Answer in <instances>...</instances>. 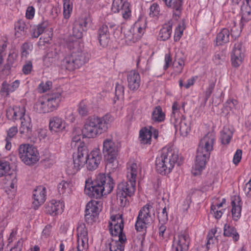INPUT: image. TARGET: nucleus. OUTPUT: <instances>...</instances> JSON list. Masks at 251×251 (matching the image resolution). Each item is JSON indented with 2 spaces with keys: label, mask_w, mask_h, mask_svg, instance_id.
<instances>
[{
  "label": "nucleus",
  "mask_w": 251,
  "mask_h": 251,
  "mask_svg": "<svg viewBox=\"0 0 251 251\" xmlns=\"http://www.w3.org/2000/svg\"><path fill=\"white\" fill-rule=\"evenodd\" d=\"M101 160L99 150L92 151L90 154L87 148L84 144L77 148L76 153L73 155L74 172H77L85 164L89 171L98 168Z\"/></svg>",
  "instance_id": "f257e3e1"
},
{
  "label": "nucleus",
  "mask_w": 251,
  "mask_h": 251,
  "mask_svg": "<svg viewBox=\"0 0 251 251\" xmlns=\"http://www.w3.org/2000/svg\"><path fill=\"white\" fill-rule=\"evenodd\" d=\"M113 118L109 114L102 117H89L86 120L82 129V135L87 138H95L107 131Z\"/></svg>",
  "instance_id": "f03ea898"
},
{
  "label": "nucleus",
  "mask_w": 251,
  "mask_h": 251,
  "mask_svg": "<svg viewBox=\"0 0 251 251\" xmlns=\"http://www.w3.org/2000/svg\"><path fill=\"white\" fill-rule=\"evenodd\" d=\"M178 153L177 151L172 148H163L159 156L155 160V169L156 172L161 175H166L170 173L175 164L177 162Z\"/></svg>",
  "instance_id": "7ed1b4c3"
},
{
  "label": "nucleus",
  "mask_w": 251,
  "mask_h": 251,
  "mask_svg": "<svg viewBox=\"0 0 251 251\" xmlns=\"http://www.w3.org/2000/svg\"><path fill=\"white\" fill-rule=\"evenodd\" d=\"M89 54L80 50L72 52L66 56L61 62L62 69L73 71L78 69L88 61Z\"/></svg>",
  "instance_id": "20e7f679"
},
{
  "label": "nucleus",
  "mask_w": 251,
  "mask_h": 251,
  "mask_svg": "<svg viewBox=\"0 0 251 251\" xmlns=\"http://www.w3.org/2000/svg\"><path fill=\"white\" fill-rule=\"evenodd\" d=\"M136 181L128 180L119 183L117 186L116 194L120 205L125 207L129 204L127 197L132 196L135 191Z\"/></svg>",
  "instance_id": "39448f33"
},
{
  "label": "nucleus",
  "mask_w": 251,
  "mask_h": 251,
  "mask_svg": "<svg viewBox=\"0 0 251 251\" xmlns=\"http://www.w3.org/2000/svg\"><path fill=\"white\" fill-rule=\"evenodd\" d=\"M91 181V184L99 190L101 197L110 194L113 189L114 182L109 175L100 174L94 180Z\"/></svg>",
  "instance_id": "423d86ee"
},
{
  "label": "nucleus",
  "mask_w": 251,
  "mask_h": 251,
  "mask_svg": "<svg viewBox=\"0 0 251 251\" xmlns=\"http://www.w3.org/2000/svg\"><path fill=\"white\" fill-rule=\"evenodd\" d=\"M19 156L22 161L26 165H31L39 159L37 149L29 144H22L18 149Z\"/></svg>",
  "instance_id": "0eeeda50"
},
{
  "label": "nucleus",
  "mask_w": 251,
  "mask_h": 251,
  "mask_svg": "<svg viewBox=\"0 0 251 251\" xmlns=\"http://www.w3.org/2000/svg\"><path fill=\"white\" fill-rule=\"evenodd\" d=\"M152 206L147 204L139 211L137 220L135 223V228L138 231H141L144 228H146V225L151 223L152 220L150 214V210Z\"/></svg>",
  "instance_id": "6e6552de"
},
{
  "label": "nucleus",
  "mask_w": 251,
  "mask_h": 251,
  "mask_svg": "<svg viewBox=\"0 0 251 251\" xmlns=\"http://www.w3.org/2000/svg\"><path fill=\"white\" fill-rule=\"evenodd\" d=\"M103 153L107 165L110 164L116 160L118 149L112 139H106L104 140L103 142Z\"/></svg>",
  "instance_id": "1a4fd4ad"
},
{
  "label": "nucleus",
  "mask_w": 251,
  "mask_h": 251,
  "mask_svg": "<svg viewBox=\"0 0 251 251\" xmlns=\"http://www.w3.org/2000/svg\"><path fill=\"white\" fill-rule=\"evenodd\" d=\"M99 202L96 201H91L86 205L85 219L88 224H93L96 221L100 211L98 206Z\"/></svg>",
  "instance_id": "9d476101"
},
{
  "label": "nucleus",
  "mask_w": 251,
  "mask_h": 251,
  "mask_svg": "<svg viewBox=\"0 0 251 251\" xmlns=\"http://www.w3.org/2000/svg\"><path fill=\"white\" fill-rule=\"evenodd\" d=\"M210 155V153L203 151L201 149H197L195 163L193 167L194 172L193 173L194 176L198 175L204 169L206 163L209 158Z\"/></svg>",
  "instance_id": "9b49d317"
},
{
  "label": "nucleus",
  "mask_w": 251,
  "mask_h": 251,
  "mask_svg": "<svg viewBox=\"0 0 251 251\" xmlns=\"http://www.w3.org/2000/svg\"><path fill=\"white\" fill-rule=\"evenodd\" d=\"M111 10L114 13L121 12L125 19H128L131 16L130 4L126 0H113Z\"/></svg>",
  "instance_id": "f8f14e48"
},
{
  "label": "nucleus",
  "mask_w": 251,
  "mask_h": 251,
  "mask_svg": "<svg viewBox=\"0 0 251 251\" xmlns=\"http://www.w3.org/2000/svg\"><path fill=\"white\" fill-rule=\"evenodd\" d=\"M245 49L241 43H237L234 45L231 54V61L233 66L239 67L243 62L245 57Z\"/></svg>",
  "instance_id": "ddd939ff"
},
{
  "label": "nucleus",
  "mask_w": 251,
  "mask_h": 251,
  "mask_svg": "<svg viewBox=\"0 0 251 251\" xmlns=\"http://www.w3.org/2000/svg\"><path fill=\"white\" fill-rule=\"evenodd\" d=\"M46 189L43 186H37L33 192L32 202L33 207L34 209H37L46 201Z\"/></svg>",
  "instance_id": "4468645a"
},
{
  "label": "nucleus",
  "mask_w": 251,
  "mask_h": 251,
  "mask_svg": "<svg viewBox=\"0 0 251 251\" xmlns=\"http://www.w3.org/2000/svg\"><path fill=\"white\" fill-rule=\"evenodd\" d=\"M215 141V134L212 132H208L201 140L198 149H201L202 151L210 153L211 151L213 150Z\"/></svg>",
  "instance_id": "2eb2a0df"
},
{
  "label": "nucleus",
  "mask_w": 251,
  "mask_h": 251,
  "mask_svg": "<svg viewBox=\"0 0 251 251\" xmlns=\"http://www.w3.org/2000/svg\"><path fill=\"white\" fill-rule=\"evenodd\" d=\"M239 32L236 34L234 33L233 28L230 29V31L228 28H224L218 33L216 37V45L221 46L223 44L228 43L229 41L230 36L234 39L239 35Z\"/></svg>",
  "instance_id": "dca6fc26"
},
{
  "label": "nucleus",
  "mask_w": 251,
  "mask_h": 251,
  "mask_svg": "<svg viewBox=\"0 0 251 251\" xmlns=\"http://www.w3.org/2000/svg\"><path fill=\"white\" fill-rule=\"evenodd\" d=\"M62 90L59 88L45 97L51 111L56 110L59 106L62 100Z\"/></svg>",
  "instance_id": "f3484780"
},
{
  "label": "nucleus",
  "mask_w": 251,
  "mask_h": 251,
  "mask_svg": "<svg viewBox=\"0 0 251 251\" xmlns=\"http://www.w3.org/2000/svg\"><path fill=\"white\" fill-rule=\"evenodd\" d=\"M128 87L131 91H136L140 85L141 78L139 74L135 70H131L127 75Z\"/></svg>",
  "instance_id": "a211bd4d"
},
{
  "label": "nucleus",
  "mask_w": 251,
  "mask_h": 251,
  "mask_svg": "<svg viewBox=\"0 0 251 251\" xmlns=\"http://www.w3.org/2000/svg\"><path fill=\"white\" fill-rule=\"evenodd\" d=\"M190 243L189 236L186 233L178 236L176 245H173V251H187Z\"/></svg>",
  "instance_id": "6ab92c4d"
},
{
  "label": "nucleus",
  "mask_w": 251,
  "mask_h": 251,
  "mask_svg": "<svg viewBox=\"0 0 251 251\" xmlns=\"http://www.w3.org/2000/svg\"><path fill=\"white\" fill-rule=\"evenodd\" d=\"M242 17L241 26L251 20V0H244L241 7Z\"/></svg>",
  "instance_id": "aec40b11"
},
{
  "label": "nucleus",
  "mask_w": 251,
  "mask_h": 251,
  "mask_svg": "<svg viewBox=\"0 0 251 251\" xmlns=\"http://www.w3.org/2000/svg\"><path fill=\"white\" fill-rule=\"evenodd\" d=\"M63 206L60 201L52 200L46 204L45 212L51 215H56L63 211Z\"/></svg>",
  "instance_id": "412c9836"
},
{
  "label": "nucleus",
  "mask_w": 251,
  "mask_h": 251,
  "mask_svg": "<svg viewBox=\"0 0 251 251\" xmlns=\"http://www.w3.org/2000/svg\"><path fill=\"white\" fill-rule=\"evenodd\" d=\"M126 242L111 238L105 243V248L104 251H124Z\"/></svg>",
  "instance_id": "4be33fe9"
},
{
  "label": "nucleus",
  "mask_w": 251,
  "mask_h": 251,
  "mask_svg": "<svg viewBox=\"0 0 251 251\" xmlns=\"http://www.w3.org/2000/svg\"><path fill=\"white\" fill-rule=\"evenodd\" d=\"M19 80H16L10 84H8L6 81H4L1 84L0 95L2 97H8L10 93L13 92L19 87Z\"/></svg>",
  "instance_id": "5701e85b"
},
{
  "label": "nucleus",
  "mask_w": 251,
  "mask_h": 251,
  "mask_svg": "<svg viewBox=\"0 0 251 251\" xmlns=\"http://www.w3.org/2000/svg\"><path fill=\"white\" fill-rule=\"evenodd\" d=\"M231 214L233 220L237 221L241 217L242 206L241 199L239 196H235L231 201Z\"/></svg>",
  "instance_id": "b1692460"
},
{
  "label": "nucleus",
  "mask_w": 251,
  "mask_h": 251,
  "mask_svg": "<svg viewBox=\"0 0 251 251\" xmlns=\"http://www.w3.org/2000/svg\"><path fill=\"white\" fill-rule=\"evenodd\" d=\"M19 131L20 133L24 135L26 138H29L32 135V125L28 116H27L26 118L21 121Z\"/></svg>",
  "instance_id": "393cba45"
},
{
  "label": "nucleus",
  "mask_w": 251,
  "mask_h": 251,
  "mask_svg": "<svg viewBox=\"0 0 251 251\" xmlns=\"http://www.w3.org/2000/svg\"><path fill=\"white\" fill-rule=\"evenodd\" d=\"M49 127L51 132H57L64 130L65 126L62 119L56 116L50 119Z\"/></svg>",
  "instance_id": "a878e982"
},
{
  "label": "nucleus",
  "mask_w": 251,
  "mask_h": 251,
  "mask_svg": "<svg viewBox=\"0 0 251 251\" xmlns=\"http://www.w3.org/2000/svg\"><path fill=\"white\" fill-rule=\"evenodd\" d=\"M84 193L91 198L98 199L101 197L99 190L94 185L91 184V181L90 179L85 181Z\"/></svg>",
  "instance_id": "bb28decb"
},
{
  "label": "nucleus",
  "mask_w": 251,
  "mask_h": 251,
  "mask_svg": "<svg viewBox=\"0 0 251 251\" xmlns=\"http://www.w3.org/2000/svg\"><path fill=\"white\" fill-rule=\"evenodd\" d=\"M124 225H116L114 224L113 226H109V231L112 236H116L118 235V240L122 242H126V238L125 234L123 232Z\"/></svg>",
  "instance_id": "cd10ccee"
},
{
  "label": "nucleus",
  "mask_w": 251,
  "mask_h": 251,
  "mask_svg": "<svg viewBox=\"0 0 251 251\" xmlns=\"http://www.w3.org/2000/svg\"><path fill=\"white\" fill-rule=\"evenodd\" d=\"M168 7L173 9L174 14L179 16L182 10V0H163Z\"/></svg>",
  "instance_id": "c85d7f7f"
},
{
  "label": "nucleus",
  "mask_w": 251,
  "mask_h": 251,
  "mask_svg": "<svg viewBox=\"0 0 251 251\" xmlns=\"http://www.w3.org/2000/svg\"><path fill=\"white\" fill-rule=\"evenodd\" d=\"M34 108L41 113H47L52 112L49 107L46 97L40 98L34 105Z\"/></svg>",
  "instance_id": "c756f323"
},
{
  "label": "nucleus",
  "mask_w": 251,
  "mask_h": 251,
  "mask_svg": "<svg viewBox=\"0 0 251 251\" xmlns=\"http://www.w3.org/2000/svg\"><path fill=\"white\" fill-rule=\"evenodd\" d=\"M17 57V53L15 52L10 53L7 59V63L4 65L0 74H3L5 75H8L10 73V70L13 65L15 60Z\"/></svg>",
  "instance_id": "7c9ffc66"
},
{
  "label": "nucleus",
  "mask_w": 251,
  "mask_h": 251,
  "mask_svg": "<svg viewBox=\"0 0 251 251\" xmlns=\"http://www.w3.org/2000/svg\"><path fill=\"white\" fill-rule=\"evenodd\" d=\"M178 126L180 135L184 137L186 136L191 130L190 123L183 115H182Z\"/></svg>",
  "instance_id": "2f4dec72"
},
{
  "label": "nucleus",
  "mask_w": 251,
  "mask_h": 251,
  "mask_svg": "<svg viewBox=\"0 0 251 251\" xmlns=\"http://www.w3.org/2000/svg\"><path fill=\"white\" fill-rule=\"evenodd\" d=\"M145 21H140L138 22H136L134 24V26L129 29V32H134L135 30H137L138 33H135V34L136 35V39H137L138 40L141 38V37L144 33V31L145 29Z\"/></svg>",
  "instance_id": "473e14b6"
},
{
  "label": "nucleus",
  "mask_w": 251,
  "mask_h": 251,
  "mask_svg": "<svg viewBox=\"0 0 251 251\" xmlns=\"http://www.w3.org/2000/svg\"><path fill=\"white\" fill-rule=\"evenodd\" d=\"M11 113H13L12 119L15 121L20 120L21 121L26 118L25 116V107L15 106L9 110Z\"/></svg>",
  "instance_id": "72a5a7b5"
},
{
  "label": "nucleus",
  "mask_w": 251,
  "mask_h": 251,
  "mask_svg": "<svg viewBox=\"0 0 251 251\" xmlns=\"http://www.w3.org/2000/svg\"><path fill=\"white\" fill-rule=\"evenodd\" d=\"M165 114L160 106H156L151 114V120L154 122L160 123L165 120Z\"/></svg>",
  "instance_id": "f704fd0d"
},
{
  "label": "nucleus",
  "mask_w": 251,
  "mask_h": 251,
  "mask_svg": "<svg viewBox=\"0 0 251 251\" xmlns=\"http://www.w3.org/2000/svg\"><path fill=\"white\" fill-rule=\"evenodd\" d=\"M151 132L149 129L144 127L140 130L139 139L141 144H151Z\"/></svg>",
  "instance_id": "c9c22d12"
},
{
  "label": "nucleus",
  "mask_w": 251,
  "mask_h": 251,
  "mask_svg": "<svg viewBox=\"0 0 251 251\" xmlns=\"http://www.w3.org/2000/svg\"><path fill=\"white\" fill-rule=\"evenodd\" d=\"M47 26L48 24L45 22H43L36 26H34L31 30V35L32 38H38L44 32L45 29L47 27Z\"/></svg>",
  "instance_id": "e433bc0d"
},
{
  "label": "nucleus",
  "mask_w": 251,
  "mask_h": 251,
  "mask_svg": "<svg viewBox=\"0 0 251 251\" xmlns=\"http://www.w3.org/2000/svg\"><path fill=\"white\" fill-rule=\"evenodd\" d=\"M172 25L170 23L165 25L160 30L159 34V38L160 40L166 41L168 40L171 36L172 32Z\"/></svg>",
  "instance_id": "4c0bfd02"
},
{
  "label": "nucleus",
  "mask_w": 251,
  "mask_h": 251,
  "mask_svg": "<svg viewBox=\"0 0 251 251\" xmlns=\"http://www.w3.org/2000/svg\"><path fill=\"white\" fill-rule=\"evenodd\" d=\"M224 235L227 237H232L234 241H238L239 238V235L236 231V228L227 224L225 225Z\"/></svg>",
  "instance_id": "58836bf2"
},
{
  "label": "nucleus",
  "mask_w": 251,
  "mask_h": 251,
  "mask_svg": "<svg viewBox=\"0 0 251 251\" xmlns=\"http://www.w3.org/2000/svg\"><path fill=\"white\" fill-rule=\"evenodd\" d=\"M233 133L228 127H224L221 131V140L222 144H228L232 137Z\"/></svg>",
  "instance_id": "ea45409f"
},
{
  "label": "nucleus",
  "mask_w": 251,
  "mask_h": 251,
  "mask_svg": "<svg viewBox=\"0 0 251 251\" xmlns=\"http://www.w3.org/2000/svg\"><path fill=\"white\" fill-rule=\"evenodd\" d=\"M137 173V166L136 163H132L127 166V177L128 180L136 181Z\"/></svg>",
  "instance_id": "a19ab883"
},
{
  "label": "nucleus",
  "mask_w": 251,
  "mask_h": 251,
  "mask_svg": "<svg viewBox=\"0 0 251 251\" xmlns=\"http://www.w3.org/2000/svg\"><path fill=\"white\" fill-rule=\"evenodd\" d=\"M77 251H86L88 248V237L78 238Z\"/></svg>",
  "instance_id": "79ce46f5"
},
{
  "label": "nucleus",
  "mask_w": 251,
  "mask_h": 251,
  "mask_svg": "<svg viewBox=\"0 0 251 251\" xmlns=\"http://www.w3.org/2000/svg\"><path fill=\"white\" fill-rule=\"evenodd\" d=\"M63 15L65 19H68L72 11V3L70 0H63Z\"/></svg>",
  "instance_id": "37998d69"
},
{
  "label": "nucleus",
  "mask_w": 251,
  "mask_h": 251,
  "mask_svg": "<svg viewBox=\"0 0 251 251\" xmlns=\"http://www.w3.org/2000/svg\"><path fill=\"white\" fill-rule=\"evenodd\" d=\"M84 31L83 28L75 23L73 27L72 36L76 39H80L83 36Z\"/></svg>",
  "instance_id": "c03bdc74"
},
{
  "label": "nucleus",
  "mask_w": 251,
  "mask_h": 251,
  "mask_svg": "<svg viewBox=\"0 0 251 251\" xmlns=\"http://www.w3.org/2000/svg\"><path fill=\"white\" fill-rule=\"evenodd\" d=\"M185 29L184 21H182L181 24L178 25L175 30V33L174 35V41L175 42H178L180 38L181 37L183 30Z\"/></svg>",
  "instance_id": "a18cd8bd"
},
{
  "label": "nucleus",
  "mask_w": 251,
  "mask_h": 251,
  "mask_svg": "<svg viewBox=\"0 0 251 251\" xmlns=\"http://www.w3.org/2000/svg\"><path fill=\"white\" fill-rule=\"evenodd\" d=\"M78 238L88 237V230L84 223H80L76 229Z\"/></svg>",
  "instance_id": "49530a36"
},
{
  "label": "nucleus",
  "mask_w": 251,
  "mask_h": 251,
  "mask_svg": "<svg viewBox=\"0 0 251 251\" xmlns=\"http://www.w3.org/2000/svg\"><path fill=\"white\" fill-rule=\"evenodd\" d=\"M59 54L57 51L56 49H54V50H50L49 51L46 56L44 57V60L46 62L47 61L52 62L54 59H58Z\"/></svg>",
  "instance_id": "de8ad7c7"
},
{
  "label": "nucleus",
  "mask_w": 251,
  "mask_h": 251,
  "mask_svg": "<svg viewBox=\"0 0 251 251\" xmlns=\"http://www.w3.org/2000/svg\"><path fill=\"white\" fill-rule=\"evenodd\" d=\"M124 96V87L123 85L117 83L115 87V97L118 100L123 99Z\"/></svg>",
  "instance_id": "09e8293b"
},
{
  "label": "nucleus",
  "mask_w": 251,
  "mask_h": 251,
  "mask_svg": "<svg viewBox=\"0 0 251 251\" xmlns=\"http://www.w3.org/2000/svg\"><path fill=\"white\" fill-rule=\"evenodd\" d=\"M160 13V7L159 5L156 3H153L150 8V17L153 18H157Z\"/></svg>",
  "instance_id": "8fccbe9b"
},
{
  "label": "nucleus",
  "mask_w": 251,
  "mask_h": 251,
  "mask_svg": "<svg viewBox=\"0 0 251 251\" xmlns=\"http://www.w3.org/2000/svg\"><path fill=\"white\" fill-rule=\"evenodd\" d=\"M111 222L109 223V226L116 225H124V220L122 215H116L111 217Z\"/></svg>",
  "instance_id": "3c124183"
},
{
  "label": "nucleus",
  "mask_w": 251,
  "mask_h": 251,
  "mask_svg": "<svg viewBox=\"0 0 251 251\" xmlns=\"http://www.w3.org/2000/svg\"><path fill=\"white\" fill-rule=\"evenodd\" d=\"M98 39L100 44L103 47H107L110 42V34L98 36Z\"/></svg>",
  "instance_id": "603ef678"
},
{
  "label": "nucleus",
  "mask_w": 251,
  "mask_h": 251,
  "mask_svg": "<svg viewBox=\"0 0 251 251\" xmlns=\"http://www.w3.org/2000/svg\"><path fill=\"white\" fill-rule=\"evenodd\" d=\"M9 170L10 165L8 162H0V177L4 176Z\"/></svg>",
  "instance_id": "864d4df0"
},
{
  "label": "nucleus",
  "mask_w": 251,
  "mask_h": 251,
  "mask_svg": "<svg viewBox=\"0 0 251 251\" xmlns=\"http://www.w3.org/2000/svg\"><path fill=\"white\" fill-rule=\"evenodd\" d=\"M173 66L176 69V71L178 73H180L184 66V60L182 58H179L177 60L176 59L173 63Z\"/></svg>",
  "instance_id": "5fc2aeb1"
},
{
  "label": "nucleus",
  "mask_w": 251,
  "mask_h": 251,
  "mask_svg": "<svg viewBox=\"0 0 251 251\" xmlns=\"http://www.w3.org/2000/svg\"><path fill=\"white\" fill-rule=\"evenodd\" d=\"M52 86V82L50 81H47L46 83L42 82L38 86V91L40 93H44L50 90Z\"/></svg>",
  "instance_id": "6e6d98bb"
},
{
  "label": "nucleus",
  "mask_w": 251,
  "mask_h": 251,
  "mask_svg": "<svg viewBox=\"0 0 251 251\" xmlns=\"http://www.w3.org/2000/svg\"><path fill=\"white\" fill-rule=\"evenodd\" d=\"M78 111L79 114L82 116H85L88 114V107L83 101H81L79 103Z\"/></svg>",
  "instance_id": "4d7b16f0"
},
{
  "label": "nucleus",
  "mask_w": 251,
  "mask_h": 251,
  "mask_svg": "<svg viewBox=\"0 0 251 251\" xmlns=\"http://www.w3.org/2000/svg\"><path fill=\"white\" fill-rule=\"evenodd\" d=\"M15 28L26 32L28 25L23 21L20 20L15 24Z\"/></svg>",
  "instance_id": "13d9d810"
},
{
  "label": "nucleus",
  "mask_w": 251,
  "mask_h": 251,
  "mask_svg": "<svg viewBox=\"0 0 251 251\" xmlns=\"http://www.w3.org/2000/svg\"><path fill=\"white\" fill-rule=\"evenodd\" d=\"M6 179L8 180L10 178H11V182L10 184V187L12 189H14L16 187L17 179L16 178V176L15 174H7V173L4 175Z\"/></svg>",
  "instance_id": "bf43d9fd"
},
{
  "label": "nucleus",
  "mask_w": 251,
  "mask_h": 251,
  "mask_svg": "<svg viewBox=\"0 0 251 251\" xmlns=\"http://www.w3.org/2000/svg\"><path fill=\"white\" fill-rule=\"evenodd\" d=\"M213 60L216 65H221L225 62L226 56L223 53L216 54Z\"/></svg>",
  "instance_id": "052dcab7"
},
{
  "label": "nucleus",
  "mask_w": 251,
  "mask_h": 251,
  "mask_svg": "<svg viewBox=\"0 0 251 251\" xmlns=\"http://www.w3.org/2000/svg\"><path fill=\"white\" fill-rule=\"evenodd\" d=\"M70 186L69 183L64 180H62L58 185V192L61 194H63L67 188Z\"/></svg>",
  "instance_id": "680f3d73"
},
{
  "label": "nucleus",
  "mask_w": 251,
  "mask_h": 251,
  "mask_svg": "<svg viewBox=\"0 0 251 251\" xmlns=\"http://www.w3.org/2000/svg\"><path fill=\"white\" fill-rule=\"evenodd\" d=\"M159 222L165 223L168 220V213L166 211V208L164 207L162 209V212L160 215L158 216Z\"/></svg>",
  "instance_id": "e2e57ef3"
},
{
  "label": "nucleus",
  "mask_w": 251,
  "mask_h": 251,
  "mask_svg": "<svg viewBox=\"0 0 251 251\" xmlns=\"http://www.w3.org/2000/svg\"><path fill=\"white\" fill-rule=\"evenodd\" d=\"M32 69V64L30 61H28L23 67V72L25 75H28L30 73Z\"/></svg>",
  "instance_id": "0e129e2a"
},
{
  "label": "nucleus",
  "mask_w": 251,
  "mask_h": 251,
  "mask_svg": "<svg viewBox=\"0 0 251 251\" xmlns=\"http://www.w3.org/2000/svg\"><path fill=\"white\" fill-rule=\"evenodd\" d=\"M18 132V129L16 126H12L7 130V137L6 138L11 139L17 134Z\"/></svg>",
  "instance_id": "69168bd1"
},
{
  "label": "nucleus",
  "mask_w": 251,
  "mask_h": 251,
  "mask_svg": "<svg viewBox=\"0 0 251 251\" xmlns=\"http://www.w3.org/2000/svg\"><path fill=\"white\" fill-rule=\"evenodd\" d=\"M242 151L241 150H237L234 155L233 158V162L234 164H238L241 159L242 157Z\"/></svg>",
  "instance_id": "338daca9"
},
{
  "label": "nucleus",
  "mask_w": 251,
  "mask_h": 251,
  "mask_svg": "<svg viewBox=\"0 0 251 251\" xmlns=\"http://www.w3.org/2000/svg\"><path fill=\"white\" fill-rule=\"evenodd\" d=\"M35 14V9L32 6H28L26 11L25 17L27 19H32Z\"/></svg>",
  "instance_id": "774afa93"
}]
</instances>
